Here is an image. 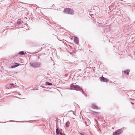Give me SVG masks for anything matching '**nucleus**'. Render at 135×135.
Returning a JSON list of instances; mask_svg holds the SVG:
<instances>
[{
	"mask_svg": "<svg viewBox=\"0 0 135 135\" xmlns=\"http://www.w3.org/2000/svg\"><path fill=\"white\" fill-rule=\"evenodd\" d=\"M80 134L81 135H87L86 133L84 132H80Z\"/></svg>",
	"mask_w": 135,
	"mask_h": 135,
	"instance_id": "16",
	"label": "nucleus"
},
{
	"mask_svg": "<svg viewBox=\"0 0 135 135\" xmlns=\"http://www.w3.org/2000/svg\"><path fill=\"white\" fill-rule=\"evenodd\" d=\"M74 42L75 43L78 44L79 43V39L78 37H75L74 38Z\"/></svg>",
	"mask_w": 135,
	"mask_h": 135,
	"instance_id": "7",
	"label": "nucleus"
},
{
	"mask_svg": "<svg viewBox=\"0 0 135 135\" xmlns=\"http://www.w3.org/2000/svg\"><path fill=\"white\" fill-rule=\"evenodd\" d=\"M19 54L22 55H23L25 53L23 51H21L19 52Z\"/></svg>",
	"mask_w": 135,
	"mask_h": 135,
	"instance_id": "15",
	"label": "nucleus"
},
{
	"mask_svg": "<svg viewBox=\"0 0 135 135\" xmlns=\"http://www.w3.org/2000/svg\"><path fill=\"white\" fill-rule=\"evenodd\" d=\"M92 108L93 109H97V107L96 105V104L95 103H93V104H92Z\"/></svg>",
	"mask_w": 135,
	"mask_h": 135,
	"instance_id": "9",
	"label": "nucleus"
},
{
	"mask_svg": "<svg viewBox=\"0 0 135 135\" xmlns=\"http://www.w3.org/2000/svg\"><path fill=\"white\" fill-rule=\"evenodd\" d=\"M70 124V122L69 121H68L66 122V127H68L69 126V124Z\"/></svg>",
	"mask_w": 135,
	"mask_h": 135,
	"instance_id": "13",
	"label": "nucleus"
},
{
	"mask_svg": "<svg viewBox=\"0 0 135 135\" xmlns=\"http://www.w3.org/2000/svg\"><path fill=\"white\" fill-rule=\"evenodd\" d=\"M62 131V129H61V131Z\"/></svg>",
	"mask_w": 135,
	"mask_h": 135,
	"instance_id": "23",
	"label": "nucleus"
},
{
	"mask_svg": "<svg viewBox=\"0 0 135 135\" xmlns=\"http://www.w3.org/2000/svg\"><path fill=\"white\" fill-rule=\"evenodd\" d=\"M59 134H60V135H62L64 134H63L61 132H60Z\"/></svg>",
	"mask_w": 135,
	"mask_h": 135,
	"instance_id": "18",
	"label": "nucleus"
},
{
	"mask_svg": "<svg viewBox=\"0 0 135 135\" xmlns=\"http://www.w3.org/2000/svg\"><path fill=\"white\" fill-rule=\"evenodd\" d=\"M21 23V22L20 21H18L17 22V24L18 25L20 24Z\"/></svg>",
	"mask_w": 135,
	"mask_h": 135,
	"instance_id": "17",
	"label": "nucleus"
},
{
	"mask_svg": "<svg viewBox=\"0 0 135 135\" xmlns=\"http://www.w3.org/2000/svg\"><path fill=\"white\" fill-rule=\"evenodd\" d=\"M71 88H73L72 89L76 90H78L81 92L83 94H84V92L83 91V89L80 87L76 85H73V84L71 85Z\"/></svg>",
	"mask_w": 135,
	"mask_h": 135,
	"instance_id": "1",
	"label": "nucleus"
},
{
	"mask_svg": "<svg viewBox=\"0 0 135 135\" xmlns=\"http://www.w3.org/2000/svg\"><path fill=\"white\" fill-rule=\"evenodd\" d=\"M26 122L25 121H21V122H22V123H23V122Z\"/></svg>",
	"mask_w": 135,
	"mask_h": 135,
	"instance_id": "22",
	"label": "nucleus"
},
{
	"mask_svg": "<svg viewBox=\"0 0 135 135\" xmlns=\"http://www.w3.org/2000/svg\"><path fill=\"white\" fill-rule=\"evenodd\" d=\"M56 133L58 134H59L60 130L58 128H57L56 129Z\"/></svg>",
	"mask_w": 135,
	"mask_h": 135,
	"instance_id": "12",
	"label": "nucleus"
},
{
	"mask_svg": "<svg viewBox=\"0 0 135 135\" xmlns=\"http://www.w3.org/2000/svg\"><path fill=\"white\" fill-rule=\"evenodd\" d=\"M40 63L38 62H32L30 63V65L34 68H37L40 67Z\"/></svg>",
	"mask_w": 135,
	"mask_h": 135,
	"instance_id": "3",
	"label": "nucleus"
},
{
	"mask_svg": "<svg viewBox=\"0 0 135 135\" xmlns=\"http://www.w3.org/2000/svg\"><path fill=\"white\" fill-rule=\"evenodd\" d=\"M20 65V64L18 63H15V65H12L11 66V67L12 68H15L17 67L19 65Z\"/></svg>",
	"mask_w": 135,
	"mask_h": 135,
	"instance_id": "8",
	"label": "nucleus"
},
{
	"mask_svg": "<svg viewBox=\"0 0 135 135\" xmlns=\"http://www.w3.org/2000/svg\"><path fill=\"white\" fill-rule=\"evenodd\" d=\"M45 84L46 85H48L51 86L52 85V83H50L46 81L45 83Z\"/></svg>",
	"mask_w": 135,
	"mask_h": 135,
	"instance_id": "11",
	"label": "nucleus"
},
{
	"mask_svg": "<svg viewBox=\"0 0 135 135\" xmlns=\"http://www.w3.org/2000/svg\"><path fill=\"white\" fill-rule=\"evenodd\" d=\"M124 72L125 74L126 73L127 75H128L129 72V70H126L124 71Z\"/></svg>",
	"mask_w": 135,
	"mask_h": 135,
	"instance_id": "10",
	"label": "nucleus"
},
{
	"mask_svg": "<svg viewBox=\"0 0 135 135\" xmlns=\"http://www.w3.org/2000/svg\"><path fill=\"white\" fill-rule=\"evenodd\" d=\"M130 100H133V99H131V98H130Z\"/></svg>",
	"mask_w": 135,
	"mask_h": 135,
	"instance_id": "20",
	"label": "nucleus"
},
{
	"mask_svg": "<svg viewBox=\"0 0 135 135\" xmlns=\"http://www.w3.org/2000/svg\"><path fill=\"white\" fill-rule=\"evenodd\" d=\"M85 123L86 126H89L90 124V121L88 119H86L85 121Z\"/></svg>",
	"mask_w": 135,
	"mask_h": 135,
	"instance_id": "6",
	"label": "nucleus"
},
{
	"mask_svg": "<svg viewBox=\"0 0 135 135\" xmlns=\"http://www.w3.org/2000/svg\"><path fill=\"white\" fill-rule=\"evenodd\" d=\"M8 89H9V88H11V87H12V86H8Z\"/></svg>",
	"mask_w": 135,
	"mask_h": 135,
	"instance_id": "19",
	"label": "nucleus"
},
{
	"mask_svg": "<svg viewBox=\"0 0 135 135\" xmlns=\"http://www.w3.org/2000/svg\"><path fill=\"white\" fill-rule=\"evenodd\" d=\"M62 131V129H61V131Z\"/></svg>",
	"mask_w": 135,
	"mask_h": 135,
	"instance_id": "24",
	"label": "nucleus"
},
{
	"mask_svg": "<svg viewBox=\"0 0 135 135\" xmlns=\"http://www.w3.org/2000/svg\"><path fill=\"white\" fill-rule=\"evenodd\" d=\"M64 12L65 13L72 15L74 13V11L71 8H67L64 9Z\"/></svg>",
	"mask_w": 135,
	"mask_h": 135,
	"instance_id": "2",
	"label": "nucleus"
},
{
	"mask_svg": "<svg viewBox=\"0 0 135 135\" xmlns=\"http://www.w3.org/2000/svg\"><path fill=\"white\" fill-rule=\"evenodd\" d=\"M14 85V84L13 83H9L7 84V86H13Z\"/></svg>",
	"mask_w": 135,
	"mask_h": 135,
	"instance_id": "14",
	"label": "nucleus"
},
{
	"mask_svg": "<svg viewBox=\"0 0 135 135\" xmlns=\"http://www.w3.org/2000/svg\"><path fill=\"white\" fill-rule=\"evenodd\" d=\"M123 130L122 129H118L114 132H113V135H119L122 134L123 132Z\"/></svg>",
	"mask_w": 135,
	"mask_h": 135,
	"instance_id": "4",
	"label": "nucleus"
},
{
	"mask_svg": "<svg viewBox=\"0 0 135 135\" xmlns=\"http://www.w3.org/2000/svg\"><path fill=\"white\" fill-rule=\"evenodd\" d=\"M100 81L102 82H107L108 80L107 79L104 78L103 76L100 77Z\"/></svg>",
	"mask_w": 135,
	"mask_h": 135,
	"instance_id": "5",
	"label": "nucleus"
},
{
	"mask_svg": "<svg viewBox=\"0 0 135 135\" xmlns=\"http://www.w3.org/2000/svg\"><path fill=\"white\" fill-rule=\"evenodd\" d=\"M131 103L132 104H134V103H132V102H131Z\"/></svg>",
	"mask_w": 135,
	"mask_h": 135,
	"instance_id": "21",
	"label": "nucleus"
}]
</instances>
